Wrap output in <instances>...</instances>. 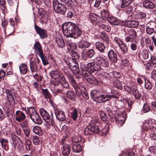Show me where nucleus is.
I'll return each instance as SVG.
<instances>
[{"instance_id": "864d4df0", "label": "nucleus", "mask_w": 156, "mask_h": 156, "mask_svg": "<svg viewBox=\"0 0 156 156\" xmlns=\"http://www.w3.org/2000/svg\"><path fill=\"white\" fill-rule=\"evenodd\" d=\"M123 8H124L123 9L124 12L127 14H130L133 10V7L130 5L126 6Z\"/></svg>"}, {"instance_id": "473e14b6", "label": "nucleus", "mask_w": 156, "mask_h": 156, "mask_svg": "<svg viewBox=\"0 0 156 156\" xmlns=\"http://www.w3.org/2000/svg\"><path fill=\"white\" fill-rule=\"evenodd\" d=\"M72 147L73 152L76 153H79L82 150L81 146L80 144H73Z\"/></svg>"}, {"instance_id": "c9c22d12", "label": "nucleus", "mask_w": 156, "mask_h": 156, "mask_svg": "<svg viewBox=\"0 0 156 156\" xmlns=\"http://www.w3.org/2000/svg\"><path fill=\"white\" fill-rule=\"evenodd\" d=\"M69 83L72 85L74 88H76L77 86V83L72 75L67 78Z\"/></svg>"}, {"instance_id": "6ab92c4d", "label": "nucleus", "mask_w": 156, "mask_h": 156, "mask_svg": "<svg viewBox=\"0 0 156 156\" xmlns=\"http://www.w3.org/2000/svg\"><path fill=\"white\" fill-rule=\"evenodd\" d=\"M91 45V44L89 42L85 41H81L78 44V47L82 49V51H83L84 49L86 50V48L89 47Z\"/></svg>"}, {"instance_id": "79ce46f5", "label": "nucleus", "mask_w": 156, "mask_h": 156, "mask_svg": "<svg viewBox=\"0 0 156 156\" xmlns=\"http://www.w3.org/2000/svg\"><path fill=\"white\" fill-rule=\"evenodd\" d=\"M132 91L133 94L136 99H139L141 98V94L136 87L133 88L132 90Z\"/></svg>"}, {"instance_id": "052dcab7", "label": "nucleus", "mask_w": 156, "mask_h": 156, "mask_svg": "<svg viewBox=\"0 0 156 156\" xmlns=\"http://www.w3.org/2000/svg\"><path fill=\"white\" fill-rule=\"evenodd\" d=\"M147 33L149 34H152L154 32V29L153 28H151L149 26H147L146 29Z\"/></svg>"}, {"instance_id": "4be33fe9", "label": "nucleus", "mask_w": 156, "mask_h": 156, "mask_svg": "<svg viewBox=\"0 0 156 156\" xmlns=\"http://www.w3.org/2000/svg\"><path fill=\"white\" fill-rule=\"evenodd\" d=\"M143 6L147 9H153L154 7L153 3L149 0H145L143 3Z\"/></svg>"}, {"instance_id": "f704fd0d", "label": "nucleus", "mask_w": 156, "mask_h": 156, "mask_svg": "<svg viewBox=\"0 0 156 156\" xmlns=\"http://www.w3.org/2000/svg\"><path fill=\"white\" fill-rule=\"evenodd\" d=\"M154 84V81L151 80V82L146 79L145 82V88L148 90L151 89L153 86V84Z\"/></svg>"}, {"instance_id": "7ed1b4c3", "label": "nucleus", "mask_w": 156, "mask_h": 156, "mask_svg": "<svg viewBox=\"0 0 156 156\" xmlns=\"http://www.w3.org/2000/svg\"><path fill=\"white\" fill-rule=\"evenodd\" d=\"M27 114H29L30 119L34 122L39 125L42 123V120L36 112L34 107H31L28 108Z\"/></svg>"}, {"instance_id": "0eeeda50", "label": "nucleus", "mask_w": 156, "mask_h": 156, "mask_svg": "<svg viewBox=\"0 0 156 156\" xmlns=\"http://www.w3.org/2000/svg\"><path fill=\"white\" fill-rule=\"evenodd\" d=\"M53 7L54 10L57 13L64 15L67 11L66 7L57 0H53Z\"/></svg>"}, {"instance_id": "f8f14e48", "label": "nucleus", "mask_w": 156, "mask_h": 156, "mask_svg": "<svg viewBox=\"0 0 156 156\" xmlns=\"http://www.w3.org/2000/svg\"><path fill=\"white\" fill-rule=\"evenodd\" d=\"M74 62V64L73 63L70 65L69 66V68L73 71V73L76 75V77L77 79L80 78L81 76L80 69H79L78 64L77 63H75Z\"/></svg>"}, {"instance_id": "774afa93", "label": "nucleus", "mask_w": 156, "mask_h": 156, "mask_svg": "<svg viewBox=\"0 0 156 156\" xmlns=\"http://www.w3.org/2000/svg\"><path fill=\"white\" fill-rule=\"evenodd\" d=\"M151 78L153 81H156V69L154 70L151 72Z\"/></svg>"}, {"instance_id": "de8ad7c7", "label": "nucleus", "mask_w": 156, "mask_h": 156, "mask_svg": "<svg viewBox=\"0 0 156 156\" xmlns=\"http://www.w3.org/2000/svg\"><path fill=\"white\" fill-rule=\"evenodd\" d=\"M76 91V95L78 96H80L81 95H82L83 93V89H84V88L82 87H81L77 86L76 88H74Z\"/></svg>"}, {"instance_id": "a18cd8bd", "label": "nucleus", "mask_w": 156, "mask_h": 156, "mask_svg": "<svg viewBox=\"0 0 156 156\" xmlns=\"http://www.w3.org/2000/svg\"><path fill=\"white\" fill-rule=\"evenodd\" d=\"M128 34L129 36L132 38L135 39L137 37V33L134 29H130L128 31Z\"/></svg>"}, {"instance_id": "c85d7f7f", "label": "nucleus", "mask_w": 156, "mask_h": 156, "mask_svg": "<svg viewBox=\"0 0 156 156\" xmlns=\"http://www.w3.org/2000/svg\"><path fill=\"white\" fill-rule=\"evenodd\" d=\"M113 86L119 89L120 90H122L123 89L122 83L119 80L115 79L114 80L113 82Z\"/></svg>"}, {"instance_id": "5fc2aeb1", "label": "nucleus", "mask_w": 156, "mask_h": 156, "mask_svg": "<svg viewBox=\"0 0 156 156\" xmlns=\"http://www.w3.org/2000/svg\"><path fill=\"white\" fill-rule=\"evenodd\" d=\"M39 56L41 58L43 64L45 66L46 65L49 64L48 62L47 58L43 55V54H42L39 55Z\"/></svg>"}, {"instance_id": "393cba45", "label": "nucleus", "mask_w": 156, "mask_h": 156, "mask_svg": "<svg viewBox=\"0 0 156 156\" xmlns=\"http://www.w3.org/2000/svg\"><path fill=\"white\" fill-rule=\"evenodd\" d=\"M95 46L96 48L100 52H104L105 47L103 44L99 42H97L95 44Z\"/></svg>"}, {"instance_id": "49530a36", "label": "nucleus", "mask_w": 156, "mask_h": 156, "mask_svg": "<svg viewBox=\"0 0 156 156\" xmlns=\"http://www.w3.org/2000/svg\"><path fill=\"white\" fill-rule=\"evenodd\" d=\"M64 74L67 78L72 75L71 74V70L68 67V68L64 67L63 69Z\"/></svg>"}, {"instance_id": "09e8293b", "label": "nucleus", "mask_w": 156, "mask_h": 156, "mask_svg": "<svg viewBox=\"0 0 156 156\" xmlns=\"http://www.w3.org/2000/svg\"><path fill=\"white\" fill-rule=\"evenodd\" d=\"M74 0H60L68 6L72 7L74 4Z\"/></svg>"}, {"instance_id": "f03ea898", "label": "nucleus", "mask_w": 156, "mask_h": 156, "mask_svg": "<svg viewBox=\"0 0 156 156\" xmlns=\"http://www.w3.org/2000/svg\"><path fill=\"white\" fill-rule=\"evenodd\" d=\"M91 98L98 103H104L110 100L111 98H115V96L113 95H107L103 93H99L96 90H92L90 92Z\"/></svg>"}, {"instance_id": "a878e982", "label": "nucleus", "mask_w": 156, "mask_h": 156, "mask_svg": "<svg viewBox=\"0 0 156 156\" xmlns=\"http://www.w3.org/2000/svg\"><path fill=\"white\" fill-rule=\"evenodd\" d=\"M70 113L71 117L74 121H76L78 117V109L73 108Z\"/></svg>"}, {"instance_id": "e433bc0d", "label": "nucleus", "mask_w": 156, "mask_h": 156, "mask_svg": "<svg viewBox=\"0 0 156 156\" xmlns=\"http://www.w3.org/2000/svg\"><path fill=\"white\" fill-rule=\"evenodd\" d=\"M19 137H17L15 136H12V142L11 143L14 149H16L18 142V140H19Z\"/></svg>"}, {"instance_id": "2f4dec72", "label": "nucleus", "mask_w": 156, "mask_h": 156, "mask_svg": "<svg viewBox=\"0 0 156 156\" xmlns=\"http://www.w3.org/2000/svg\"><path fill=\"white\" fill-rule=\"evenodd\" d=\"M127 26L129 27H135L139 25V23L135 20L127 21L126 22Z\"/></svg>"}, {"instance_id": "680f3d73", "label": "nucleus", "mask_w": 156, "mask_h": 156, "mask_svg": "<svg viewBox=\"0 0 156 156\" xmlns=\"http://www.w3.org/2000/svg\"><path fill=\"white\" fill-rule=\"evenodd\" d=\"M38 13L41 18H44L46 16V12L43 9L40 8L38 10Z\"/></svg>"}, {"instance_id": "ea45409f", "label": "nucleus", "mask_w": 156, "mask_h": 156, "mask_svg": "<svg viewBox=\"0 0 156 156\" xmlns=\"http://www.w3.org/2000/svg\"><path fill=\"white\" fill-rule=\"evenodd\" d=\"M67 44L72 50H76L77 48L76 44L72 41L71 40H67Z\"/></svg>"}, {"instance_id": "a211bd4d", "label": "nucleus", "mask_w": 156, "mask_h": 156, "mask_svg": "<svg viewBox=\"0 0 156 156\" xmlns=\"http://www.w3.org/2000/svg\"><path fill=\"white\" fill-rule=\"evenodd\" d=\"M66 143H65L63 146V149L62 152L64 156H68L70 153V145Z\"/></svg>"}, {"instance_id": "37998d69", "label": "nucleus", "mask_w": 156, "mask_h": 156, "mask_svg": "<svg viewBox=\"0 0 156 156\" xmlns=\"http://www.w3.org/2000/svg\"><path fill=\"white\" fill-rule=\"evenodd\" d=\"M43 95L46 99H48L50 101V98L51 97V94L49 93L47 89H42Z\"/></svg>"}, {"instance_id": "5701e85b", "label": "nucleus", "mask_w": 156, "mask_h": 156, "mask_svg": "<svg viewBox=\"0 0 156 156\" xmlns=\"http://www.w3.org/2000/svg\"><path fill=\"white\" fill-rule=\"evenodd\" d=\"M34 49L35 51L38 52L39 55L43 54L42 47L39 42L37 41L35 42L34 45Z\"/></svg>"}, {"instance_id": "2eb2a0df", "label": "nucleus", "mask_w": 156, "mask_h": 156, "mask_svg": "<svg viewBox=\"0 0 156 156\" xmlns=\"http://www.w3.org/2000/svg\"><path fill=\"white\" fill-rule=\"evenodd\" d=\"M108 57L109 59L112 62L114 63L117 61V57L116 53L113 50L111 49L108 53Z\"/></svg>"}, {"instance_id": "8fccbe9b", "label": "nucleus", "mask_w": 156, "mask_h": 156, "mask_svg": "<svg viewBox=\"0 0 156 156\" xmlns=\"http://www.w3.org/2000/svg\"><path fill=\"white\" fill-rule=\"evenodd\" d=\"M115 120L116 123L119 126H122L125 122V119L124 118H122L121 116H119L118 119Z\"/></svg>"}, {"instance_id": "9b49d317", "label": "nucleus", "mask_w": 156, "mask_h": 156, "mask_svg": "<svg viewBox=\"0 0 156 156\" xmlns=\"http://www.w3.org/2000/svg\"><path fill=\"white\" fill-rule=\"evenodd\" d=\"M40 61L37 56L35 58L34 60L31 61L30 62V67L32 73L35 72L38 70V64Z\"/></svg>"}, {"instance_id": "b1692460", "label": "nucleus", "mask_w": 156, "mask_h": 156, "mask_svg": "<svg viewBox=\"0 0 156 156\" xmlns=\"http://www.w3.org/2000/svg\"><path fill=\"white\" fill-rule=\"evenodd\" d=\"M89 17L93 24H96L98 22L99 16L93 13H91L89 14Z\"/></svg>"}, {"instance_id": "4468645a", "label": "nucleus", "mask_w": 156, "mask_h": 156, "mask_svg": "<svg viewBox=\"0 0 156 156\" xmlns=\"http://www.w3.org/2000/svg\"><path fill=\"white\" fill-rule=\"evenodd\" d=\"M55 113L57 119L60 122L65 121L66 119L64 112L58 109H56L55 110Z\"/></svg>"}, {"instance_id": "6e6552de", "label": "nucleus", "mask_w": 156, "mask_h": 156, "mask_svg": "<svg viewBox=\"0 0 156 156\" xmlns=\"http://www.w3.org/2000/svg\"><path fill=\"white\" fill-rule=\"evenodd\" d=\"M114 40L119 47L123 54L125 55L127 53L128 51V48L127 45L119 37H115Z\"/></svg>"}, {"instance_id": "c756f323", "label": "nucleus", "mask_w": 156, "mask_h": 156, "mask_svg": "<svg viewBox=\"0 0 156 156\" xmlns=\"http://www.w3.org/2000/svg\"><path fill=\"white\" fill-rule=\"evenodd\" d=\"M108 20L109 23L112 25H117L120 23L119 19L114 17H109Z\"/></svg>"}, {"instance_id": "a19ab883", "label": "nucleus", "mask_w": 156, "mask_h": 156, "mask_svg": "<svg viewBox=\"0 0 156 156\" xmlns=\"http://www.w3.org/2000/svg\"><path fill=\"white\" fill-rule=\"evenodd\" d=\"M33 132L35 133L39 136H41L43 134V132L41 128L38 126H36L33 128Z\"/></svg>"}, {"instance_id": "69168bd1", "label": "nucleus", "mask_w": 156, "mask_h": 156, "mask_svg": "<svg viewBox=\"0 0 156 156\" xmlns=\"http://www.w3.org/2000/svg\"><path fill=\"white\" fill-rule=\"evenodd\" d=\"M141 56L144 59H146L148 58V53L146 51H143L141 52Z\"/></svg>"}, {"instance_id": "bf43d9fd", "label": "nucleus", "mask_w": 156, "mask_h": 156, "mask_svg": "<svg viewBox=\"0 0 156 156\" xmlns=\"http://www.w3.org/2000/svg\"><path fill=\"white\" fill-rule=\"evenodd\" d=\"M20 125L22 129L29 127V122L27 119H26L23 122L20 123Z\"/></svg>"}, {"instance_id": "20e7f679", "label": "nucleus", "mask_w": 156, "mask_h": 156, "mask_svg": "<svg viewBox=\"0 0 156 156\" xmlns=\"http://www.w3.org/2000/svg\"><path fill=\"white\" fill-rule=\"evenodd\" d=\"M39 112L44 120L47 124L52 126H55V123L53 119V117L52 114H51V117L48 113L43 108L40 109Z\"/></svg>"}, {"instance_id": "f3484780", "label": "nucleus", "mask_w": 156, "mask_h": 156, "mask_svg": "<svg viewBox=\"0 0 156 156\" xmlns=\"http://www.w3.org/2000/svg\"><path fill=\"white\" fill-rule=\"evenodd\" d=\"M82 34L81 30L77 26L75 27V29L72 32V34H70L69 37H73L76 39L80 36Z\"/></svg>"}, {"instance_id": "7c9ffc66", "label": "nucleus", "mask_w": 156, "mask_h": 156, "mask_svg": "<svg viewBox=\"0 0 156 156\" xmlns=\"http://www.w3.org/2000/svg\"><path fill=\"white\" fill-rule=\"evenodd\" d=\"M66 94L67 97L72 101H74L76 99V95L72 90H68Z\"/></svg>"}, {"instance_id": "412c9836", "label": "nucleus", "mask_w": 156, "mask_h": 156, "mask_svg": "<svg viewBox=\"0 0 156 156\" xmlns=\"http://www.w3.org/2000/svg\"><path fill=\"white\" fill-rule=\"evenodd\" d=\"M56 42L58 46L62 48H63L65 46L64 41L62 36L60 34L56 38Z\"/></svg>"}, {"instance_id": "e2e57ef3", "label": "nucleus", "mask_w": 156, "mask_h": 156, "mask_svg": "<svg viewBox=\"0 0 156 156\" xmlns=\"http://www.w3.org/2000/svg\"><path fill=\"white\" fill-rule=\"evenodd\" d=\"M25 135L26 137H28L30 134V129L29 127L23 129Z\"/></svg>"}, {"instance_id": "c03bdc74", "label": "nucleus", "mask_w": 156, "mask_h": 156, "mask_svg": "<svg viewBox=\"0 0 156 156\" xmlns=\"http://www.w3.org/2000/svg\"><path fill=\"white\" fill-rule=\"evenodd\" d=\"M33 143L35 145L40 144L42 143V140L41 137L36 136H33Z\"/></svg>"}, {"instance_id": "13d9d810", "label": "nucleus", "mask_w": 156, "mask_h": 156, "mask_svg": "<svg viewBox=\"0 0 156 156\" xmlns=\"http://www.w3.org/2000/svg\"><path fill=\"white\" fill-rule=\"evenodd\" d=\"M65 61L67 65L69 66V68L70 65L73 64V63L74 64V62H75V61H73L72 59L70 58H66Z\"/></svg>"}, {"instance_id": "9d476101", "label": "nucleus", "mask_w": 156, "mask_h": 156, "mask_svg": "<svg viewBox=\"0 0 156 156\" xmlns=\"http://www.w3.org/2000/svg\"><path fill=\"white\" fill-rule=\"evenodd\" d=\"M5 93L6 94V99L8 100L10 105L11 106H14L15 105V101L12 91L9 89H6Z\"/></svg>"}, {"instance_id": "0e129e2a", "label": "nucleus", "mask_w": 156, "mask_h": 156, "mask_svg": "<svg viewBox=\"0 0 156 156\" xmlns=\"http://www.w3.org/2000/svg\"><path fill=\"white\" fill-rule=\"evenodd\" d=\"M63 91L64 90L62 89L55 88L54 89L53 92L54 95H56L58 94H63L64 93Z\"/></svg>"}, {"instance_id": "338daca9", "label": "nucleus", "mask_w": 156, "mask_h": 156, "mask_svg": "<svg viewBox=\"0 0 156 156\" xmlns=\"http://www.w3.org/2000/svg\"><path fill=\"white\" fill-rule=\"evenodd\" d=\"M150 109V106L147 104L145 103L143 106V111L144 112H148Z\"/></svg>"}, {"instance_id": "f257e3e1", "label": "nucleus", "mask_w": 156, "mask_h": 156, "mask_svg": "<svg viewBox=\"0 0 156 156\" xmlns=\"http://www.w3.org/2000/svg\"><path fill=\"white\" fill-rule=\"evenodd\" d=\"M96 62H94L87 64L90 68V72L99 71L103 68L108 67L109 64L108 60L104 57L98 56L96 58Z\"/></svg>"}, {"instance_id": "4c0bfd02", "label": "nucleus", "mask_w": 156, "mask_h": 156, "mask_svg": "<svg viewBox=\"0 0 156 156\" xmlns=\"http://www.w3.org/2000/svg\"><path fill=\"white\" fill-rule=\"evenodd\" d=\"M19 69L22 74H25L27 71V67L26 64H21L19 66Z\"/></svg>"}, {"instance_id": "58836bf2", "label": "nucleus", "mask_w": 156, "mask_h": 156, "mask_svg": "<svg viewBox=\"0 0 156 156\" xmlns=\"http://www.w3.org/2000/svg\"><path fill=\"white\" fill-rule=\"evenodd\" d=\"M99 114L100 119L103 122H106L107 121L108 118L106 114L102 111H99Z\"/></svg>"}, {"instance_id": "39448f33", "label": "nucleus", "mask_w": 156, "mask_h": 156, "mask_svg": "<svg viewBox=\"0 0 156 156\" xmlns=\"http://www.w3.org/2000/svg\"><path fill=\"white\" fill-rule=\"evenodd\" d=\"M76 25L73 23L68 22L64 23L62 25V30L64 35L67 37H69L70 34L77 27Z\"/></svg>"}, {"instance_id": "6e6d98bb", "label": "nucleus", "mask_w": 156, "mask_h": 156, "mask_svg": "<svg viewBox=\"0 0 156 156\" xmlns=\"http://www.w3.org/2000/svg\"><path fill=\"white\" fill-rule=\"evenodd\" d=\"M62 87V89L64 91L65 90H67L69 89V86L68 82H63L60 84Z\"/></svg>"}, {"instance_id": "4d7b16f0", "label": "nucleus", "mask_w": 156, "mask_h": 156, "mask_svg": "<svg viewBox=\"0 0 156 156\" xmlns=\"http://www.w3.org/2000/svg\"><path fill=\"white\" fill-rule=\"evenodd\" d=\"M0 5L1 6V9L3 12L6 11V8L5 6V2L4 0H0Z\"/></svg>"}, {"instance_id": "3c124183", "label": "nucleus", "mask_w": 156, "mask_h": 156, "mask_svg": "<svg viewBox=\"0 0 156 156\" xmlns=\"http://www.w3.org/2000/svg\"><path fill=\"white\" fill-rule=\"evenodd\" d=\"M146 16V14L145 13L140 12L137 13L135 15V18L136 19H141L145 18Z\"/></svg>"}, {"instance_id": "603ef678", "label": "nucleus", "mask_w": 156, "mask_h": 156, "mask_svg": "<svg viewBox=\"0 0 156 156\" xmlns=\"http://www.w3.org/2000/svg\"><path fill=\"white\" fill-rule=\"evenodd\" d=\"M82 138L80 136H76L72 137V141L74 143H78L81 141Z\"/></svg>"}, {"instance_id": "ddd939ff", "label": "nucleus", "mask_w": 156, "mask_h": 156, "mask_svg": "<svg viewBox=\"0 0 156 156\" xmlns=\"http://www.w3.org/2000/svg\"><path fill=\"white\" fill-rule=\"evenodd\" d=\"M34 27L37 33L39 35L41 38L44 39L47 37V34L45 30L41 28L36 24L34 25Z\"/></svg>"}, {"instance_id": "bb28decb", "label": "nucleus", "mask_w": 156, "mask_h": 156, "mask_svg": "<svg viewBox=\"0 0 156 156\" xmlns=\"http://www.w3.org/2000/svg\"><path fill=\"white\" fill-rule=\"evenodd\" d=\"M92 123H92L90 122L89 125L85 128L84 133L85 135H88L93 134V132H92L91 129L92 126H93Z\"/></svg>"}, {"instance_id": "aec40b11", "label": "nucleus", "mask_w": 156, "mask_h": 156, "mask_svg": "<svg viewBox=\"0 0 156 156\" xmlns=\"http://www.w3.org/2000/svg\"><path fill=\"white\" fill-rule=\"evenodd\" d=\"M93 123V126H92V128H91L93 133H98L100 132V129L98 126L96 125L98 123V121L97 120L93 119L90 122Z\"/></svg>"}, {"instance_id": "423d86ee", "label": "nucleus", "mask_w": 156, "mask_h": 156, "mask_svg": "<svg viewBox=\"0 0 156 156\" xmlns=\"http://www.w3.org/2000/svg\"><path fill=\"white\" fill-rule=\"evenodd\" d=\"M81 68H83V69L82 71V73L83 76L85 77L87 80L88 82L92 83L94 82L95 79L91 76V74L93 72H90V68L88 67V65L87 64V66L81 64Z\"/></svg>"}, {"instance_id": "1a4fd4ad", "label": "nucleus", "mask_w": 156, "mask_h": 156, "mask_svg": "<svg viewBox=\"0 0 156 156\" xmlns=\"http://www.w3.org/2000/svg\"><path fill=\"white\" fill-rule=\"evenodd\" d=\"M95 52L93 49H91L87 51L84 49L82 52L81 58L84 61L87 60L88 58H91L95 55Z\"/></svg>"}, {"instance_id": "72a5a7b5", "label": "nucleus", "mask_w": 156, "mask_h": 156, "mask_svg": "<svg viewBox=\"0 0 156 156\" xmlns=\"http://www.w3.org/2000/svg\"><path fill=\"white\" fill-rule=\"evenodd\" d=\"M101 15L102 18L104 20H108L109 18V13L108 11L106 10H103L101 12Z\"/></svg>"}, {"instance_id": "cd10ccee", "label": "nucleus", "mask_w": 156, "mask_h": 156, "mask_svg": "<svg viewBox=\"0 0 156 156\" xmlns=\"http://www.w3.org/2000/svg\"><path fill=\"white\" fill-rule=\"evenodd\" d=\"M50 76L54 79H57L60 78V75L57 70H51L50 73Z\"/></svg>"}, {"instance_id": "dca6fc26", "label": "nucleus", "mask_w": 156, "mask_h": 156, "mask_svg": "<svg viewBox=\"0 0 156 156\" xmlns=\"http://www.w3.org/2000/svg\"><path fill=\"white\" fill-rule=\"evenodd\" d=\"M16 120L19 122H20L24 120L26 118V116L24 113L20 111H17L15 114Z\"/></svg>"}]
</instances>
